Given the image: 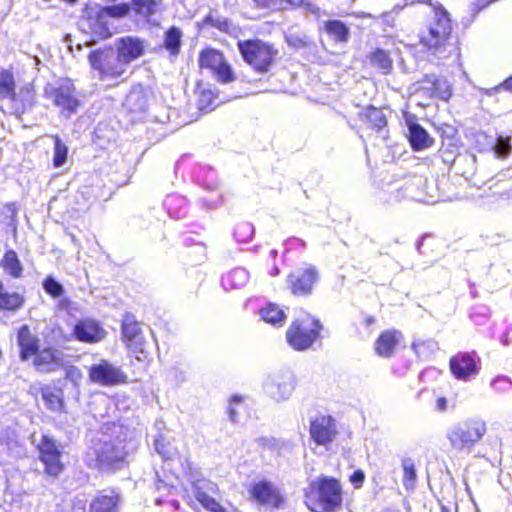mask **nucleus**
Returning a JSON list of instances; mask_svg holds the SVG:
<instances>
[{
	"label": "nucleus",
	"instance_id": "nucleus-1",
	"mask_svg": "<svg viewBox=\"0 0 512 512\" xmlns=\"http://www.w3.org/2000/svg\"><path fill=\"white\" fill-rule=\"evenodd\" d=\"M127 429L118 423H104L89 439L83 460L92 469L114 473L124 468L132 452Z\"/></svg>",
	"mask_w": 512,
	"mask_h": 512
},
{
	"label": "nucleus",
	"instance_id": "nucleus-2",
	"mask_svg": "<svg viewBox=\"0 0 512 512\" xmlns=\"http://www.w3.org/2000/svg\"><path fill=\"white\" fill-rule=\"evenodd\" d=\"M420 43L438 59L458 55L456 41L452 36L451 19L443 7L434 10V16L420 32Z\"/></svg>",
	"mask_w": 512,
	"mask_h": 512
},
{
	"label": "nucleus",
	"instance_id": "nucleus-3",
	"mask_svg": "<svg viewBox=\"0 0 512 512\" xmlns=\"http://www.w3.org/2000/svg\"><path fill=\"white\" fill-rule=\"evenodd\" d=\"M306 504L314 512L334 511L342 504L340 482L324 475L311 481L306 491Z\"/></svg>",
	"mask_w": 512,
	"mask_h": 512
},
{
	"label": "nucleus",
	"instance_id": "nucleus-4",
	"mask_svg": "<svg viewBox=\"0 0 512 512\" xmlns=\"http://www.w3.org/2000/svg\"><path fill=\"white\" fill-rule=\"evenodd\" d=\"M87 58L99 81L117 83L125 79L128 69L111 45L91 50Z\"/></svg>",
	"mask_w": 512,
	"mask_h": 512
},
{
	"label": "nucleus",
	"instance_id": "nucleus-5",
	"mask_svg": "<svg viewBox=\"0 0 512 512\" xmlns=\"http://www.w3.org/2000/svg\"><path fill=\"white\" fill-rule=\"evenodd\" d=\"M487 433V424L481 418H468L451 425L446 433L451 447L471 452Z\"/></svg>",
	"mask_w": 512,
	"mask_h": 512
},
{
	"label": "nucleus",
	"instance_id": "nucleus-6",
	"mask_svg": "<svg viewBox=\"0 0 512 512\" xmlns=\"http://www.w3.org/2000/svg\"><path fill=\"white\" fill-rule=\"evenodd\" d=\"M322 329L323 325L318 318L301 311L287 329L286 339L294 350L304 351L316 342Z\"/></svg>",
	"mask_w": 512,
	"mask_h": 512
},
{
	"label": "nucleus",
	"instance_id": "nucleus-7",
	"mask_svg": "<svg viewBox=\"0 0 512 512\" xmlns=\"http://www.w3.org/2000/svg\"><path fill=\"white\" fill-rule=\"evenodd\" d=\"M238 50L243 60L257 73H268L274 64L278 50L260 39L239 40Z\"/></svg>",
	"mask_w": 512,
	"mask_h": 512
},
{
	"label": "nucleus",
	"instance_id": "nucleus-8",
	"mask_svg": "<svg viewBox=\"0 0 512 512\" xmlns=\"http://www.w3.org/2000/svg\"><path fill=\"white\" fill-rule=\"evenodd\" d=\"M32 441L39 453V460L44 466V473L49 477L58 478L64 471L61 443L48 434H42L38 441L33 436Z\"/></svg>",
	"mask_w": 512,
	"mask_h": 512
},
{
	"label": "nucleus",
	"instance_id": "nucleus-9",
	"mask_svg": "<svg viewBox=\"0 0 512 512\" xmlns=\"http://www.w3.org/2000/svg\"><path fill=\"white\" fill-rule=\"evenodd\" d=\"M296 386V377L288 369H280L269 373L262 384L265 395L277 403L289 400Z\"/></svg>",
	"mask_w": 512,
	"mask_h": 512
},
{
	"label": "nucleus",
	"instance_id": "nucleus-10",
	"mask_svg": "<svg viewBox=\"0 0 512 512\" xmlns=\"http://www.w3.org/2000/svg\"><path fill=\"white\" fill-rule=\"evenodd\" d=\"M435 191L433 181L429 182L424 176L414 175L406 179L403 185L397 188L396 198L433 204L439 200L436 197Z\"/></svg>",
	"mask_w": 512,
	"mask_h": 512
},
{
	"label": "nucleus",
	"instance_id": "nucleus-11",
	"mask_svg": "<svg viewBox=\"0 0 512 512\" xmlns=\"http://www.w3.org/2000/svg\"><path fill=\"white\" fill-rule=\"evenodd\" d=\"M44 97L51 100L65 118H70L75 114L80 105L75 96L74 85L70 81H65L58 86L47 84L44 88Z\"/></svg>",
	"mask_w": 512,
	"mask_h": 512
},
{
	"label": "nucleus",
	"instance_id": "nucleus-12",
	"mask_svg": "<svg viewBox=\"0 0 512 512\" xmlns=\"http://www.w3.org/2000/svg\"><path fill=\"white\" fill-rule=\"evenodd\" d=\"M121 335L128 350L141 361L147 358V342L145 341L140 323L136 317L126 312L121 321Z\"/></svg>",
	"mask_w": 512,
	"mask_h": 512
},
{
	"label": "nucleus",
	"instance_id": "nucleus-13",
	"mask_svg": "<svg viewBox=\"0 0 512 512\" xmlns=\"http://www.w3.org/2000/svg\"><path fill=\"white\" fill-rule=\"evenodd\" d=\"M309 435L313 443L327 450L338 435L336 420L326 414L312 417L309 422Z\"/></svg>",
	"mask_w": 512,
	"mask_h": 512
},
{
	"label": "nucleus",
	"instance_id": "nucleus-14",
	"mask_svg": "<svg viewBox=\"0 0 512 512\" xmlns=\"http://www.w3.org/2000/svg\"><path fill=\"white\" fill-rule=\"evenodd\" d=\"M319 281V273L315 266L307 265L290 273L287 284L295 296H308L312 294L314 286Z\"/></svg>",
	"mask_w": 512,
	"mask_h": 512
},
{
	"label": "nucleus",
	"instance_id": "nucleus-15",
	"mask_svg": "<svg viewBox=\"0 0 512 512\" xmlns=\"http://www.w3.org/2000/svg\"><path fill=\"white\" fill-rule=\"evenodd\" d=\"M89 378L93 383L103 386H114L127 382L123 370L107 360H100L89 369Z\"/></svg>",
	"mask_w": 512,
	"mask_h": 512
},
{
	"label": "nucleus",
	"instance_id": "nucleus-16",
	"mask_svg": "<svg viewBox=\"0 0 512 512\" xmlns=\"http://www.w3.org/2000/svg\"><path fill=\"white\" fill-rule=\"evenodd\" d=\"M79 28L94 38L91 41L93 43L96 42V39H106L112 35L111 23L99 8L91 9L87 16L79 22Z\"/></svg>",
	"mask_w": 512,
	"mask_h": 512
},
{
	"label": "nucleus",
	"instance_id": "nucleus-17",
	"mask_svg": "<svg viewBox=\"0 0 512 512\" xmlns=\"http://www.w3.org/2000/svg\"><path fill=\"white\" fill-rule=\"evenodd\" d=\"M449 366L453 376L462 381H468L476 376L480 369L474 352H458L450 358Z\"/></svg>",
	"mask_w": 512,
	"mask_h": 512
},
{
	"label": "nucleus",
	"instance_id": "nucleus-18",
	"mask_svg": "<svg viewBox=\"0 0 512 512\" xmlns=\"http://www.w3.org/2000/svg\"><path fill=\"white\" fill-rule=\"evenodd\" d=\"M11 114L20 117L31 110L36 103L35 91L32 84L27 83L4 99Z\"/></svg>",
	"mask_w": 512,
	"mask_h": 512
},
{
	"label": "nucleus",
	"instance_id": "nucleus-19",
	"mask_svg": "<svg viewBox=\"0 0 512 512\" xmlns=\"http://www.w3.org/2000/svg\"><path fill=\"white\" fill-rule=\"evenodd\" d=\"M112 47L127 69L133 61L144 54L145 50L144 41L134 36L117 38Z\"/></svg>",
	"mask_w": 512,
	"mask_h": 512
},
{
	"label": "nucleus",
	"instance_id": "nucleus-20",
	"mask_svg": "<svg viewBox=\"0 0 512 512\" xmlns=\"http://www.w3.org/2000/svg\"><path fill=\"white\" fill-rule=\"evenodd\" d=\"M33 365L41 373L55 372L65 365V354L63 351L48 347L39 349L34 356Z\"/></svg>",
	"mask_w": 512,
	"mask_h": 512
},
{
	"label": "nucleus",
	"instance_id": "nucleus-21",
	"mask_svg": "<svg viewBox=\"0 0 512 512\" xmlns=\"http://www.w3.org/2000/svg\"><path fill=\"white\" fill-rule=\"evenodd\" d=\"M72 335L79 342L93 344L103 340L106 336V331L97 321L86 318L75 323Z\"/></svg>",
	"mask_w": 512,
	"mask_h": 512
},
{
	"label": "nucleus",
	"instance_id": "nucleus-22",
	"mask_svg": "<svg viewBox=\"0 0 512 512\" xmlns=\"http://www.w3.org/2000/svg\"><path fill=\"white\" fill-rule=\"evenodd\" d=\"M251 492L257 502L269 508H279L283 502V497L277 487L266 480L255 483Z\"/></svg>",
	"mask_w": 512,
	"mask_h": 512
},
{
	"label": "nucleus",
	"instance_id": "nucleus-23",
	"mask_svg": "<svg viewBox=\"0 0 512 512\" xmlns=\"http://www.w3.org/2000/svg\"><path fill=\"white\" fill-rule=\"evenodd\" d=\"M452 169L456 174L461 175L467 181H470L474 186L481 187L485 185L486 182L483 180H478L475 177L476 174V157L471 153H463L458 154L452 163Z\"/></svg>",
	"mask_w": 512,
	"mask_h": 512
},
{
	"label": "nucleus",
	"instance_id": "nucleus-24",
	"mask_svg": "<svg viewBox=\"0 0 512 512\" xmlns=\"http://www.w3.org/2000/svg\"><path fill=\"white\" fill-rule=\"evenodd\" d=\"M39 343V338L31 332L27 325H23L19 328L17 344L20 348L19 357L22 361H27L37 354L40 349Z\"/></svg>",
	"mask_w": 512,
	"mask_h": 512
},
{
	"label": "nucleus",
	"instance_id": "nucleus-25",
	"mask_svg": "<svg viewBox=\"0 0 512 512\" xmlns=\"http://www.w3.org/2000/svg\"><path fill=\"white\" fill-rule=\"evenodd\" d=\"M120 495L117 491L103 490L90 503V512H117Z\"/></svg>",
	"mask_w": 512,
	"mask_h": 512
},
{
	"label": "nucleus",
	"instance_id": "nucleus-26",
	"mask_svg": "<svg viewBox=\"0 0 512 512\" xmlns=\"http://www.w3.org/2000/svg\"><path fill=\"white\" fill-rule=\"evenodd\" d=\"M214 492L217 489V485L211 481H204L194 485L195 498L201 503V505L210 512H229L226 508L220 505L214 498L210 497L206 491Z\"/></svg>",
	"mask_w": 512,
	"mask_h": 512
},
{
	"label": "nucleus",
	"instance_id": "nucleus-27",
	"mask_svg": "<svg viewBox=\"0 0 512 512\" xmlns=\"http://www.w3.org/2000/svg\"><path fill=\"white\" fill-rule=\"evenodd\" d=\"M401 338L402 334L397 330H386L382 332L374 345L376 353L386 358L392 356Z\"/></svg>",
	"mask_w": 512,
	"mask_h": 512
},
{
	"label": "nucleus",
	"instance_id": "nucleus-28",
	"mask_svg": "<svg viewBox=\"0 0 512 512\" xmlns=\"http://www.w3.org/2000/svg\"><path fill=\"white\" fill-rule=\"evenodd\" d=\"M363 116L368 123V127L376 132L377 137L386 141L388 138L387 119L383 111L375 107H369Z\"/></svg>",
	"mask_w": 512,
	"mask_h": 512
},
{
	"label": "nucleus",
	"instance_id": "nucleus-29",
	"mask_svg": "<svg viewBox=\"0 0 512 512\" xmlns=\"http://www.w3.org/2000/svg\"><path fill=\"white\" fill-rule=\"evenodd\" d=\"M45 407L54 413L64 411V392L61 388L53 385H44L40 389Z\"/></svg>",
	"mask_w": 512,
	"mask_h": 512
},
{
	"label": "nucleus",
	"instance_id": "nucleus-30",
	"mask_svg": "<svg viewBox=\"0 0 512 512\" xmlns=\"http://www.w3.org/2000/svg\"><path fill=\"white\" fill-rule=\"evenodd\" d=\"M408 139L414 150L426 149L433 143L428 132L416 122L408 124Z\"/></svg>",
	"mask_w": 512,
	"mask_h": 512
},
{
	"label": "nucleus",
	"instance_id": "nucleus-31",
	"mask_svg": "<svg viewBox=\"0 0 512 512\" xmlns=\"http://www.w3.org/2000/svg\"><path fill=\"white\" fill-rule=\"evenodd\" d=\"M421 83L429 85L432 90V96L443 101H448L452 96V87L445 78L437 77L435 75H425Z\"/></svg>",
	"mask_w": 512,
	"mask_h": 512
},
{
	"label": "nucleus",
	"instance_id": "nucleus-32",
	"mask_svg": "<svg viewBox=\"0 0 512 512\" xmlns=\"http://www.w3.org/2000/svg\"><path fill=\"white\" fill-rule=\"evenodd\" d=\"M25 304V297L18 292H8L0 280V310L16 312Z\"/></svg>",
	"mask_w": 512,
	"mask_h": 512
},
{
	"label": "nucleus",
	"instance_id": "nucleus-33",
	"mask_svg": "<svg viewBox=\"0 0 512 512\" xmlns=\"http://www.w3.org/2000/svg\"><path fill=\"white\" fill-rule=\"evenodd\" d=\"M0 266L6 274L14 279L23 277L24 267L17 253L12 249H9L4 253L3 258L0 261Z\"/></svg>",
	"mask_w": 512,
	"mask_h": 512
},
{
	"label": "nucleus",
	"instance_id": "nucleus-34",
	"mask_svg": "<svg viewBox=\"0 0 512 512\" xmlns=\"http://www.w3.org/2000/svg\"><path fill=\"white\" fill-rule=\"evenodd\" d=\"M325 33L335 42L347 43L350 39L349 27L340 20H328L323 23Z\"/></svg>",
	"mask_w": 512,
	"mask_h": 512
},
{
	"label": "nucleus",
	"instance_id": "nucleus-35",
	"mask_svg": "<svg viewBox=\"0 0 512 512\" xmlns=\"http://www.w3.org/2000/svg\"><path fill=\"white\" fill-rule=\"evenodd\" d=\"M249 281V272L244 268H235L222 276L221 283L224 289H241Z\"/></svg>",
	"mask_w": 512,
	"mask_h": 512
},
{
	"label": "nucleus",
	"instance_id": "nucleus-36",
	"mask_svg": "<svg viewBox=\"0 0 512 512\" xmlns=\"http://www.w3.org/2000/svg\"><path fill=\"white\" fill-rule=\"evenodd\" d=\"M133 11L140 17L150 20V17L162 9L161 0H132Z\"/></svg>",
	"mask_w": 512,
	"mask_h": 512
},
{
	"label": "nucleus",
	"instance_id": "nucleus-37",
	"mask_svg": "<svg viewBox=\"0 0 512 512\" xmlns=\"http://www.w3.org/2000/svg\"><path fill=\"white\" fill-rule=\"evenodd\" d=\"M127 108L135 113L145 112L148 108V97L142 89H133L126 97Z\"/></svg>",
	"mask_w": 512,
	"mask_h": 512
},
{
	"label": "nucleus",
	"instance_id": "nucleus-38",
	"mask_svg": "<svg viewBox=\"0 0 512 512\" xmlns=\"http://www.w3.org/2000/svg\"><path fill=\"white\" fill-rule=\"evenodd\" d=\"M225 61L222 53L215 49H206L201 52L199 65L202 69L214 72Z\"/></svg>",
	"mask_w": 512,
	"mask_h": 512
},
{
	"label": "nucleus",
	"instance_id": "nucleus-39",
	"mask_svg": "<svg viewBox=\"0 0 512 512\" xmlns=\"http://www.w3.org/2000/svg\"><path fill=\"white\" fill-rule=\"evenodd\" d=\"M261 318L273 326H283L285 323V312L276 304L270 303L260 311Z\"/></svg>",
	"mask_w": 512,
	"mask_h": 512
},
{
	"label": "nucleus",
	"instance_id": "nucleus-40",
	"mask_svg": "<svg viewBox=\"0 0 512 512\" xmlns=\"http://www.w3.org/2000/svg\"><path fill=\"white\" fill-rule=\"evenodd\" d=\"M182 43V31L175 26L170 27L164 34V47L171 56H176L180 52Z\"/></svg>",
	"mask_w": 512,
	"mask_h": 512
},
{
	"label": "nucleus",
	"instance_id": "nucleus-41",
	"mask_svg": "<svg viewBox=\"0 0 512 512\" xmlns=\"http://www.w3.org/2000/svg\"><path fill=\"white\" fill-rule=\"evenodd\" d=\"M154 449L164 460H171L177 454V449L173 446L170 439L162 434L156 436Z\"/></svg>",
	"mask_w": 512,
	"mask_h": 512
},
{
	"label": "nucleus",
	"instance_id": "nucleus-42",
	"mask_svg": "<svg viewBox=\"0 0 512 512\" xmlns=\"http://www.w3.org/2000/svg\"><path fill=\"white\" fill-rule=\"evenodd\" d=\"M54 141L53 148V166L55 168H59L63 166L68 157V147L67 145L60 139L58 135L52 136Z\"/></svg>",
	"mask_w": 512,
	"mask_h": 512
},
{
	"label": "nucleus",
	"instance_id": "nucleus-43",
	"mask_svg": "<svg viewBox=\"0 0 512 512\" xmlns=\"http://www.w3.org/2000/svg\"><path fill=\"white\" fill-rule=\"evenodd\" d=\"M402 467L403 485L407 490H411L415 487L417 480V473L414 461L411 458H405L402 460Z\"/></svg>",
	"mask_w": 512,
	"mask_h": 512
},
{
	"label": "nucleus",
	"instance_id": "nucleus-44",
	"mask_svg": "<svg viewBox=\"0 0 512 512\" xmlns=\"http://www.w3.org/2000/svg\"><path fill=\"white\" fill-rule=\"evenodd\" d=\"M196 179L205 189L214 190L217 187L216 172L210 167H201L196 173Z\"/></svg>",
	"mask_w": 512,
	"mask_h": 512
},
{
	"label": "nucleus",
	"instance_id": "nucleus-45",
	"mask_svg": "<svg viewBox=\"0 0 512 512\" xmlns=\"http://www.w3.org/2000/svg\"><path fill=\"white\" fill-rule=\"evenodd\" d=\"M103 15L108 18L121 19L126 17L130 10L131 6L128 3H119L108 5L99 8Z\"/></svg>",
	"mask_w": 512,
	"mask_h": 512
},
{
	"label": "nucleus",
	"instance_id": "nucleus-46",
	"mask_svg": "<svg viewBox=\"0 0 512 512\" xmlns=\"http://www.w3.org/2000/svg\"><path fill=\"white\" fill-rule=\"evenodd\" d=\"M371 64L382 70L384 74H387L392 68V60L385 50L377 49L371 54Z\"/></svg>",
	"mask_w": 512,
	"mask_h": 512
},
{
	"label": "nucleus",
	"instance_id": "nucleus-47",
	"mask_svg": "<svg viewBox=\"0 0 512 512\" xmlns=\"http://www.w3.org/2000/svg\"><path fill=\"white\" fill-rule=\"evenodd\" d=\"M15 91L14 75L9 70L0 72V96L4 100Z\"/></svg>",
	"mask_w": 512,
	"mask_h": 512
},
{
	"label": "nucleus",
	"instance_id": "nucleus-48",
	"mask_svg": "<svg viewBox=\"0 0 512 512\" xmlns=\"http://www.w3.org/2000/svg\"><path fill=\"white\" fill-rule=\"evenodd\" d=\"M255 229L249 222H240L234 230V237L238 242H248L252 239Z\"/></svg>",
	"mask_w": 512,
	"mask_h": 512
},
{
	"label": "nucleus",
	"instance_id": "nucleus-49",
	"mask_svg": "<svg viewBox=\"0 0 512 512\" xmlns=\"http://www.w3.org/2000/svg\"><path fill=\"white\" fill-rule=\"evenodd\" d=\"M44 291L53 298H59L64 294V287L53 276H47L42 283Z\"/></svg>",
	"mask_w": 512,
	"mask_h": 512
},
{
	"label": "nucleus",
	"instance_id": "nucleus-50",
	"mask_svg": "<svg viewBox=\"0 0 512 512\" xmlns=\"http://www.w3.org/2000/svg\"><path fill=\"white\" fill-rule=\"evenodd\" d=\"M217 80L221 83H230L234 81V73L230 65L224 61L214 72H212Z\"/></svg>",
	"mask_w": 512,
	"mask_h": 512
},
{
	"label": "nucleus",
	"instance_id": "nucleus-51",
	"mask_svg": "<svg viewBox=\"0 0 512 512\" xmlns=\"http://www.w3.org/2000/svg\"><path fill=\"white\" fill-rule=\"evenodd\" d=\"M185 202V199L178 195H171L168 196L165 200V206L168 209L169 214L174 218H182L185 217V212L182 211H176L175 205L176 204H183Z\"/></svg>",
	"mask_w": 512,
	"mask_h": 512
},
{
	"label": "nucleus",
	"instance_id": "nucleus-52",
	"mask_svg": "<svg viewBox=\"0 0 512 512\" xmlns=\"http://www.w3.org/2000/svg\"><path fill=\"white\" fill-rule=\"evenodd\" d=\"M166 379L168 382L179 386L186 381L187 374L184 369L174 366L167 371Z\"/></svg>",
	"mask_w": 512,
	"mask_h": 512
},
{
	"label": "nucleus",
	"instance_id": "nucleus-53",
	"mask_svg": "<svg viewBox=\"0 0 512 512\" xmlns=\"http://www.w3.org/2000/svg\"><path fill=\"white\" fill-rule=\"evenodd\" d=\"M491 387L497 393H507L512 389V381L506 376H497L491 381Z\"/></svg>",
	"mask_w": 512,
	"mask_h": 512
},
{
	"label": "nucleus",
	"instance_id": "nucleus-54",
	"mask_svg": "<svg viewBox=\"0 0 512 512\" xmlns=\"http://www.w3.org/2000/svg\"><path fill=\"white\" fill-rule=\"evenodd\" d=\"M206 23L210 24L212 27L217 28L218 30L222 32H230V29L232 28V23L224 17H213V16H207L206 17Z\"/></svg>",
	"mask_w": 512,
	"mask_h": 512
},
{
	"label": "nucleus",
	"instance_id": "nucleus-55",
	"mask_svg": "<svg viewBox=\"0 0 512 512\" xmlns=\"http://www.w3.org/2000/svg\"><path fill=\"white\" fill-rule=\"evenodd\" d=\"M214 97L211 91H202L198 98V108L201 111L213 109Z\"/></svg>",
	"mask_w": 512,
	"mask_h": 512
},
{
	"label": "nucleus",
	"instance_id": "nucleus-56",
	"mask_svg": "<svg viewBox=\"0 0 512 512\" xmlns=\"http://www.w3.org/2000/svg\"><path fill=\"white\" fill-rule=\"evenodd\" d=\"M494 149L498 157L504 158L510 153L512 146L508 138L499 137Z\"/></svg>",
	"mask_w": 512,
	"mask_h": 512
},
{
	"label": "nucleus",
	"instance_id": "nucleus-57",
	"mask_svg": "<svg viewBox=\"0 0 512 512\" xmlns=\"http://www.w3.org/2000/svg\"><path fill=\"white\" fill-rule=\"evenodd\" d=\"M305 0H277V10H287L294 7H300Z\"/></svg>",
	"mask_w": 512,
	"mask_h": 512
},
{
	"label": "nucleus",
	"instance_id": "nucleus-58",
	"mask_svg": "<svg viewBox=\"0 0 512 512\" xmlns=\"http://www.w3.org/2000/svg\"><path fill=\"white\" fill-rule=\"evenodd\" d=\"M71 512H90L87 501L83 498H75L72 502Z\"/></svg>",
	"mask_w": 512,
	"mask_h": 512
},
{
	"label": "nucleus",
	"instance_id": "nucleus-59",
	"mask_svg": "<svg viewBox=\"0 0 512 512\" xmlns=\"http://www.w3.org/2000/svg\"><path fill=\"white\" fill-rule=\"evenodd\" d=\"M8 450L13 457H21L25 454V450L23 446H21L17 441H11L7 443Z\"/></svg>",
	"mask_w": 512,
	"mask_h": 512
},
{
	"label": "nucleus",
	"instance_id": "nucleus-60",
	"mask_svg": "<svg viewBox=\"0 0 512 512\" xmlns=\"http://www.w3.org/2000/svg\"><path fill=\"white\" fill-rule=\"evenodd\" d=\"M365 480V474L362 470H356L353 472V474L350 477L351 483L356 487L359 488L362 486L363 482Z\"/></svg>",
	"mask_w": 512,
	"mask_h": 512
},
{
	"label": "nucleus",
	"instance_id": "nucleus-61",
	"mask_svg": "<svg viewBox=\"0 0 512 512\" xmlns=\"http://www.w3.org/2000/svg\"><path fill=\"white\" fill-rule=\"evenodd\" d=\"M259 8L277 10V0H252Z\"/></svg>",
	"mask_w": 512,
	"mask_h": 512
},
{
	"label": "nucleus",
	"instance_id": "nucleus-62",
	"mask_svg": "<svg viewBox=\"0 0 512 512\" xmlns=\"http://www.w3.org/2000/svg\"><path fill=\"white\" fill-rule=\"evenodd\" d=\"M233 402H240V398H238L237 396H234L231 399V402H230V405L228 408V414H229L230 421L233 423H237L238 422L237 411L235 410V408L232 405Z\"/></svg>",
	"mask_w": 512,
	"mask_h": 512
},
{
	"label": "nucleus",
	"instance_id": "nucleus-63",
	"mask_svg": "<svg viewBox=\"0 0 512 512\" xmlns=\"http://www.w3.org/2000/svg\"><path fill=\"white\" fill-rule=\"evenodd\" d=\"M287 42L295 48H303L306 46V41L298 36L287 37Z\"/></svg>",
	"mask_w": 512,
	"mask_h": 512
},
{
	"label": "nucleus",
	"instance_id": "nucleus-64",
	"mask_svg": "<svg viewBox=\"0 0 512 512\" xmlns=\"http://www.w3.org/2000/svg\"><path fill=\"white\" fill-rule=\"evenodd\" d=\"M66 377L76 381L81 378V372L78 368L71 366L66 370Z\"/></svg>",
	"mask_w": 512,
	"mask_h": 512
}]
</instances>
